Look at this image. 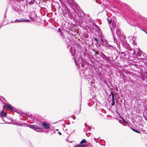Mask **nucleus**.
<instances>
[{
  "instance_id": "f257e3e1",
  "label": "nucleus",
  "mask_w": 147,
  "mask_h": 147,
  "mask_svg": "<svg viewBox=\"0 0 147 147\" xmlns=\"http://www.w3.org/2000/svg\"><path fill=\"white\" fill-rule=\"evenodd\" d=\"M81 46L78 43L76 44L75 46H71L70 48V51L72 56H73V59L74 62L76 66H81L82 69V72L84 74L86 69H88V66L90 65V64L85 60L84 58L86 57H88L89 54L86 52L82 53L81 51Z\"/></svg>"
},
{
  "instance_id": "f03ea898",
  "label": "nucleus",
  "mask_w": 147,
  "mask_h": 147,
  "mask_svg": "<svg viewBox=\"0 0 147 147\" xmlns=\"http://www.w3.org/2000/svg\"><path fill=\"white\" fill-rule=\"evenodd\" d=\"M107 20L109 25L113 36L114 38V31L116 26L117 20L115 17L113 16L110 19L107 18Z\"/></svg>"
},
{
  "instance_id": "7ed1b4c3",
  "label": "nucleus",
  "mask_w": 147,
  "mask_h": 147,
  "mask_svg": "<svg viewBox=\"0 0 147 147\" xmlns=\"http://www.w3.org/2000/svg\"><path fill=\"white\" fill-rule=\"evenodd\" d=\"M4 105L6 106L7 107V109L14 111L15 112L18 114H22L23 115L22 116H28L29 118L31 119L32 120L34 121V119H32L33 118V117H34V115H30V116L29 114H27L26 113H24L23 112V111L18 110V109H16L15 107L12 106L11 105H10V104H9L8 103L7 104H6L5 105Z\"/></svg>"
},
{
  "instance_id": "20e7f679",
  "label": "nucleus",
  "mask_w": 147,
  "mask_h": 147,
  "mask_svg": "<svg viewBox=\"0 0 147 147\" xmlns=\"http://www.w3.org/2000/svg\"><path fill=\"white\" fill-rule=\"evenodd\" d=\"M88 68L86 69V71H85L84 74H83L81 72L80 74H84L83 76V78L85 79H88V81L89 82H91L93 80H94V76L91 74V72H93V69L90 70V68L88 66ZM84 68H82L81 71L82 70V69H84Z\"/></svg>"
},
{
  "instance_id": "39448f33",
  "label": "nucleus",
  "mask_w": 147,
  "mask_h": 147,
  "mask_svg": "<svg viewBox=\"0 0 147 147\" xmlns=\"http://www.w3.org/2000/svg\"><path fill=\"white\" fill-rule=\"evenodd\" d=\"M118 39L119 40L120 43L121 42L123 47L127 50L130 51H132V49L130 47L129 44L127 43L126 40V36L123 35H121L119 36V37H118Z\"/></svg>"
},
{
  "instance_id": "423d86ee",
  "label": "nucleus",
  "mask_w": 147,
  "mask_h": 147,
  "mask_svg": "<svg viewBox=\"0 0 147 147\" xmlns=\"http://www.w3.org/2000/svg\"><path fill=\"white\" fill-rule=\"evenodd\" d=\"M98 55L102 59L110 64H111L113 61H114V60L113 59V57L112 56L107 57L103 53L101 52L99 53Z\"/></svg>"
},
{
  "instance_id": "0eeeda50",
  "label": "nucleus",
  "mask_w": 147,
  "mask_h": 147,
  "mask_svg": "<svg viewBox=\"0 0 147 147\" xmlns=\"http://www.w3.org/2000/svg\"><path fill=\"white\" fill-rule=\"evenodd\" d=\"M27 127H28L33 129L37 131L42 132L43 131V129L42 127H39L38 126L34 125H30L28 124H26Z\"/></svg>"
},
{
  "instance_id": "6e6552de",
  "label": "nucleus",
  "mask_w": 147,
  "mask_h": 147,
  "mask_svg": "<svg viewBox=\"0 0 147 147\" xmlns=\"http://www.w3.org/2000/svg\"><path fill=\"white\" fill-rule=\"evenodd\" d=\"M34 119V122H36V124L38 125L37 123L38 122L42 123L44 121V118L38 114H36L34 115V117L32 118Z\"/></svg>"
},
{
  "instance_id": "1a4fd4ad",
  "label": "nucleus",
  "mask_w": 147,
  "mask_h": 147,
  "mask_svg": "<svg viewBox=\"0 0 147 147\" xmlns=\"http://www.w3.org/2000/svg\"><path fill=\"white\" fill-rule=\"evenodd\" d=\"M64 27L67 29L70 30H73V28L76 26V24L73 23L72 21H70L69 22H67L64 24Z\"/></svg>"
},
{
  "instance_id": "9d476101",
  "label": "nucleus",
  "mask_w": 147,
  "mask_h": 147,
  "mask_svg": "<svg viewBox=\"0 0 147 147\" xmlns=\"http://www.w3.org/2000/svg\"><path fill=\"white\" fill-rule=\"evenodd\" d=\"M61 9L63 14L67 16L68 13L70 12L67 6L65 4L62 5Z\"/></svg>"
},
{
  "instance_id": "9b49d317",
  "label": "nucleus",
  "mask_w": 147,
  "mask_h": 147,
  "mask_svg": "<svg viewBox=\"0 0 147 147\" xmlns=\"http://www.w3.org/2000/svg\"><path fill=\"white\" fill-rule=\"evenodd\" d=\"M67 16H68L70 18V20L71 21L74 22L75 23L77 21L76 18V14L74 13H71L70 11L68 13Z\"/></svg>"
},
{
  "instance_id": "f8f14e48",
  "label": "nucleus",
  "mask_w": 147,
  "mask_h": 147,
  "mask_svg": "<svg viewBox=\"0 0 147 147\" xmlns=\"http://www.w3.org/2000/svg\"><path fill=\"white\" fill-rule=\"evenodd\" d=\"M37 123H38V125L42 127L45 129H48L50 127L49 124L47 122L44 121L42 123L38 122Z\"/></svg>"
},
{
  "instance_id": "ddd939ff",
  "label": "nucleus",
  "mask_w": 147,
  "mask_h": 147,
  "mask_svg": "<svg viewBox=\"0 0 147 147\" xmlns=\"http://www.w3.org/2000/svg\"><path fill=\"white\" fill-rule=\"evenodd\" d=\"M96 74L99 78H102L104 75L102 73V70L101 69H99L97 68H94Z\"/></svg>"
},
{
  "instance_id": "4468645a",
  "label": "nucleus",
  "mask_w": 147,
  "mask_h": 147,
  "mask_svg": "<svg viewBox=\"0 0 147 147\" xmlns=\"http://www.w3.org/2000/svg\"><path fill=\"white\" fill-rule=\"evenodd\" d=\"M100 44L107 49L114 48V49H115V48L113 45H109L108 42V41L106 39L103 42H102V43Z\"/></svg>"
},
{
  "instance_id": "2eb2a0df",
  "label": "nucleus",
  "mask_w": 147,
  "mask_h": 147,
  "mask_svg": "<svg viewBox=\"0 0 147 147\" xmlns=\"http://www.w3.org/2000/svg\"><path fill=\"white\" fill-rule=\"evenodd\" d=\"M98 35L100 38V44L102 43V42H104L105 39L103 37V35L102 34V31L100 29L97 32Z\"/></svg>"
},
{
  "instance_id": "dca6fc26",
  "label": "nucleus",
  "mask_w": 147,
  "mask_h": 147,
  "mask_svg": "<svg viewBox=\"0 0 147 147\" xmlns=\"http://www.w3.org/2000/svg\"><path fill=\"white\" fill-rule=\"evenodd\" d=\"M140 79L142 84H144V85H147V77L141 76Z\"/></svg>"
},
{
  "instance_id": "f3484780",
  "label": "nucleus",
  "mask_w": 147,
  "mask_h": 147,
  "mask_svg": "<svg viewBox=\"0 0 147 147\" xmlns=\"http://www.w3.org/2000/svg\"><path fill=\"white\" fill-rule=\"evenodd\" d=\"M73 30H71V31H69L67 33L68 35H69L72 38V37H76V36H77V33L73 31Z\"/></svg>"
},
{
  "instance_id": "a211bd4d",
  "label": "nucleus",
  "mask_w": 147,
  "mask_h": 147,
  "mask_svg": "<svg viewBox=\"0 0 147 147\" xmlns=\"http://www.w3.org/2000/svg\"><path fill=\"white\" fill-rule=\"evenodd\" d=\"M67 1L68 3L69 4L71 5H75L77 8L78 7H79L78 5L75 2L74 0H67Z\"/></svg>"
},
{
  "instance_id": "6ab92c4d",
  "label": "nucleus",
  "mask_w": 147,
  "mask_h": 147,
  "mask_svg": "<svg viewBox=\"0 0 147 147\" xmlns=\"http://www.w3.org/2000/svg\"><path fill=\"white\" fill-rule=\"evenodd\" d=\"M140 73L141 74V76L147 77V73L145 69L144 70H143V69H141L140 70Z\"/></svg>"
},
{
  "instance_id": "aec40b11",
  "label": "nucleus",
  "mask_w": 147,
  "mask_h": 147,
  "mask_svg": "<svg viewBox=\"0 0 147 147\" xmlns=\"http://www.w3.org/2000/svg\"><path fill=\"white\" fill-rule=\"evenodd\" d=\"M132 54L134 56H140L142 54V51L140 50V49L139 48L137 53H136L135 52L134 50L133 53Z\"/></svg>"
},
{
  "instance_id": "412c9836",
  "label": "nucleus",
  "mask_w": 147,
  "mask_h": 147,
  "mask_svg": "<svg viewBox=\"0 0 147 147\" xmlns=\"http://www.w3.org/2000/svg\"><path fill=\"white\" fill-rule=\"evenodd\" d=\"M102 78H100V79L105 84H106L107 85H108L107 79L109 80V78H106L104 76H103V77Z\"/></svg>"
},
{
  "instance_id": "4be33fe9",
  "label": "nucleus",
  "mask_w": 147,
  "mask_h": 147,
  "mask_svg": "<svg viewBox=\"0 0 147 147\" xmlns=\"http://www.w3.org/2000/svg\"><path fill=\"white\" fill-rule=\"evenodd\" d=\"M111 105L112 106H115V102L116 101V99L115 98V97L113 96L112 97V99H111Z\"/></svg>"
},
{
  "instance_id": "5701e85b",
  "label": "nucleus",
  "mask_w": 147,
  "mask_h": 147,
  "mask_svg": "<svg viewBox=\"0 0 147 147\" xmlns=\"http://www.w3.org/2000/svg\"><path fill=\"white\" fill-rule=\"evenodd\" d=\"M86 142L87 141L85 139H83L80 142L79 144L83 145V146H84V147H88L87 145L85 144Z\"/></svg>"
},
{
  "instance_id": "b1692460",
  "label": "nucleus",
  "mask_w": 147,
  "mask_h": 147,
  "mask_svg": "<svg viewBox=\"0 0 147 147\" xmlns=\"http://www.w3.org/2000/svg\"><path fill=\"white\" fill-rule=\"evenodd\" d=\"M94 104V102L92 101V99H90L88 100V105L89 107H91Z\"/></svg>"
},
{
  "instance_id": "393cba45",
  "label": "nucleus",
  "mask_w": 147,
  "mask_h": 147,
  "mask_svg": "<svg viewBox=\"0 0 147 147\" xmlns=\"http://www.w3.org/2000/svg\"><path fill=\"white\" fill-rule=\"evenodd\" d=\"M140 20L142 21L141 23L142 24L146 23L147 24V18H140Z\"/></svg>"
},
{
  "instance_id": "a878e982",
  "label": "nucleus",
  "mask_w": 147,
  "mask_h": 147,
  "mask_svg": "<svg viewBox=\"0 0 147 147\" xmlns=\"http://www.w3.org/2000/svg\"><path fill=\"white\" fill-rule=\"evenodd\" d=\"M116 33L118 37H119V36L122 35L121 33V31L120 30L117 28V29L116 30Z\"/></svg>"
},
{
  "instance_id": "bb28decb",
  "label": "nucleus",
  "mask_w": 147,
  "mask_h": 147,
  "mask_svg": "<svg viewBox=\"0 0 147 147\" xmlns=\"http://www.w3.org/2000/svg\"><path fill=\"white\" fill-rule=\"evenodd\" d=\"M133 131L135 132L136 133L140 134L141 133L140 131H139L137 130L136 129H135L134 127H129Z\"/></svg>"
},
{
  "instance_id": "cd10ccee",
  "label": "nucleus",
  "mask_w": 147,
  "mask_h": 147,
  "mask_svg": "<svg viewBox=\"0 0 147 147\" xmlns=\"http://www.w3.org/2000/svg\"><path fill=\"white\" fill-rule=\"evenodd\" d=\"M90 23H91L96 28H97L99 30L100 29V28L95 23H93V22L91 23V22H92V20L90 19Z\"/></svg>"
},
{
  "instance_id": "c85d7f7f",
  "label": "nucleus",
  "mask_w": 147,
  "mask_h": 147,
  "mask_svg": "<svg viewBox=\"0 0 147 147\" xmlns=\"http://www.w3.org/2000/svg\"><path fill=\"white\" fill-rule=\"evenodd\" d=\"M35 0H27L26 1L29 5H31L34 4Z\"/></svg>"
},
{
  "instance_id": "c756f323",
  "label": "nucleus",
  "mask_w": 147,
  "mask_h": 147,
  "mask_svg": "<svg viewBox=\"0 0 147 147\" xmlns=\"http://www.w3.org/2000/svg\"><path fill=\"white\" fill-rule=\"evenodd\" d=\"M11 22L13 23V22L19 23L20 22H23V19L22 18L20 19H16L13 22H12V21H11Z\"/></svg>"
},
{
  "instance_id": "7c9ffc66",
  "label": "nucleus",
  "mask_w": 147,
  "mask_h": 147,
  "mask_svg": "<svg viewBox=\"0 0 147 147\" xmlns=\"http://www.w3.org/2000/svg\"><path fill=\"white\" fill-rule=\"evenodd\" d=\"M113 38L114 40V42L115 43H116L117 45V46L119 48H120V45L118 44V42L117 41V39H115V36H114V38L113 37Z\"/></svg>"
},
{
  "instance_id": "2f4dec72",
  "label": "nucleus",
  "mask_w": 147,
  "mask_h": 147,
  "mask_svg": "<svg viewBox=\"0 0 147 147\" xmlns=\"http://www.w3.org/2000/svg\"><path fill=\"white\" fill-rule=\"evenodd\" d=\"M7 1L8 4L12 5H13L14 2V0H7Z\"/></svg>"
},
{
  "instance_id": "473e14b6",
  "label": "nucleus",
  "mask_w": 147,
  "mask_h": 147,
  "mask_svg": "<svg viewBox=\"0 0 147 147\" xmlns=\"http://www.w3.org/2000/svg\"><path fill=\"white\" fill-rule=\"evenodd\" d=\"M3 111V110H2L0 112V115L3 117H5L7 116V115L5 113H3L2 112Z\"/></svg>"
},
{
  "instance_id": "72a5a7b5",
  "label": "nucleus",
  "mask_w": 147,
  "mask_h": 147,
  "mask_svg": "<svg viewBox=\"0 0 147 147\" xmlns=\"http://www.w3.org/2000/svg\"><path fill=\"white\" fill-rule=\"evenodd\" d=\"M136 39V38L134 36H133L132 37V40L133 41L132 43L133 45H136L137 43L135 42V40Z\"/></svg>"
},
{
  "instance_id": "f704fd0d",
  "label": "nucleus",
  "mask_w": 147,
  "mask_h": 147,
  "mask_svg": "<svg viewBox=\"0 0 147 147\" xmlns=\"http://www.w3.org/2000/svg\"><path fill=\"white\" fill-rule=\"evenodd\" d=\"M128 23L132 26H136V24H135L134 22H131L130 21H129V22H128Z\"/></svg>"
},
{
  "instance_id": "c9c22d12",
  "label": "nucleus",
  "mask_w": 147,
  "mask_h": 147,
  "mask_svg": "<svg viewBox=\"0 0 147 147\" xmlns=\"http://www.w3.org/2000/svg\"><path fill=\"white\" fill-rule=\"evenodd\" d=\"M73 147H84V146H83V145L78 144L75 145Z\"/></svg>"
},
{
  "instance_id": "e433bc0d",
  "label": "nucleus",
  "mask_w": 147,
  "mask_h": 147,
  "mask_svg": "<svg viewBox=\"0 0 147 147\" xmlns=\"http://www.w3.org/2000/svg\"><path fill=\"white\" fill-rule=\"evenodd\" d=\"M7 8L6 9V10H5V14H4V19H3V22H5V20H4V19H6L5 18L7 17L6 13H7Z\"/></svg>"
},
{
  "instance_id": "4c0bfd02",
  "label": "nucleus",
  "mask_w": 147,
  "mask_h": 147,
  "mask_svg": "<svg viewBox=\"0 0 147 147\" xmlns=\"http://www.w3.org/2000/svg\"><path fill=\"white\" fill-rule=\"evenodd\" d=\"M26 124H27L26 123H19V124L18 125V126H25V127H27Z\"/></svg>"
},
{
  "instance_id": "58836bf2",
  "label": "nucleus",
  "mask_w": 147,
  "mask_h": 147,
  "mask_svg": "<svg viewBox=\"0 0 147 147\" xmlns=\"http://www.w3.org/2000/svg\"><path fill=\"white\" fill-rule=\"evenodd\" d=\"M58 32H59L60 33V34H61V35L62 36V33L61 32V29L59 28H58V31H57Z\"/></svg>"
},
{
  "instance_id": "ea45409f",
  "label": "nucleus",
  "mask_w": 147,
  "mask_h": 147,
  "mask_svg": "<svg viewBox=\"0 0 147 147\" xmlns=\"http://www.w3.org/2000/svg\"><path fill=\"white\" fill-rule=\"evenodd\" d=\"M118 114L119 115L120 118V119H121L123 121H125V119L123 117L121 116V115H120V114L118 113Z\"/></svg>"
},
{
  "instance_id": "a19ab883",
  "label": "nucleus",
  "mask_w": 147,
  "mask_h": 147,
  "mask_svg": "<svg viewBox=\"0 0 147 147\" xmlns=\"http://www.w3.org/2000/svg\"><path fill=\"white\" fill-rule=\"evenodd\" d=\"M94 40L96 41V43H99V42H100V41L96 37H94Z\"/></svg>"
},
{
  "instance_id": "79ce46f5",
  "label": "nucleus",
  "mask_w": 147,
  "mask_h": 147,
  "mask_svg": "<svg viewBox=\"0 0 147 147\" xmlns=\"http://www.w3.org/2000/svg\"><path fill=\"white\" fill-rule=\"evenodd\" d=\"M143 115L145 120L147 121V114H145L144 113H143Z\"/></svg>"
},
{
  "instance_id": "37998d69",
  "label": "nucleus",
  "mask_w": 147,
  "mask_h": 147,
  "mask_svg": "<svg viewBox=\"0 0 147 147\" xmlns=\"http://www.w3.org/2000/svg\"><path fill=\"white\" fill-rule=\"evenodd\" d=\"M115 92L113 91L112 90H111L110 92V94L111 95L112 97L113 96L115 97L114 93Z\"/></svg>"
},
{
  "instance_id": "c03bdc74",
  "label": "nucleus",
  "mask_w": 147,
  "mask_h": 147,
  "mask_svg": "<svg viewBox=\"0 0 147 147\" xmlns=\"http://www.w3.org/2000/svg\"><path fill=\"white\" fill-rule=\"evenodd\" d=\"M31 22V20L29 19H23V22Z\"/></svg>"
},
{
  "instance_id": "a18cd8bd",
  "label": "nucleus",
  "mask_w": 147,
  "mask_h": 147,
  "mask_svg": "<svg viewBox=\"0 0 147 147\" xmlns=\"http://www.w3.org/2000/svg\"><path fill=\"white\" fill-rule=\"evenodd\" d=\"M107 101H108L109 105H110L111 104V100L107 98Z\"/></svg>"
},
{
  "instance_id": "49530a36",
  "label": "nucleus",
  "mask_w": 147,
  "mask_h": 147,
  "mask_svg": "<svg viewBox=\"0 0 147 147\" xmlns=\"http://www.w3.org/2000/svg\"><path fill=\"white\" fill-rule=\"evenodd\" d=\"M96 105L97 106H98V105H99L100 104V103L99 102V101H98L97 99H96Z\"/></svg>"
},
{
  "instance_id": "de8ad7c7",
  "label": "nucleus",
  "mask_w": 147,
  "mask_h": 147,
  "mask_svg": "<svg viewBox=\"0 0 147 147\" xmlns=\"http://www.w3.org/2000/svg\"><path fill=\"white\" fill-rule=\"evenodd\" d=\"M83 36H84V38H88V37H89V36H88V34H84L83 35Z\"/></svg>"
},
{
  "instance_id": "09e8293b",
  "label": "nucleus",
  "mask_w": 147,
  "mask_h": 147,
  "mask_svg": "<svg viewBox=\"0 0 147 147\" xmlns=\"http://www.w3.org/2000/svg\"><path fill=\"white\" fill-rule=\"evenodd\" d=\"M105 94H107V95H108L109 96L108 97V99H111V94H109V95H108V94L107 93V91H105Z\"/></svg>"
},
{
  "instance_id": "8fccbe9b",
  "label": "nucleus",
  "mask_w": 147,
  "mask_h": 147,
  "mask_svg": "<svg viewBox=\"0 0 147 147\" xmlns=\"http://www.w3.org/2000/svg\"><path fill=\"white\" fill-rule=\"evenodd\" d=\"M12 124L14 125H17L18 126V125L19 124V123L17 122H13L12 123Z\"/></svg>"
},
{
  "instance_id": "3c124183",
  "label": "nucleus",
  "mask_w": 147,
  "mask_h": 147,
  "mask_svg": "<svg viewBox=\"0 0 147 147\" xmlns=\"http://www.w3.org/2000/svg\"><path fill=\"white\" fill-rule=\"evenodd\" d=\"M19 10V8H18V7H15L14 8V10L16 11V12H17L18 11V10Z\"/></svg>"
},
{
  "instance_id": "603ef678",
  "label": "nucleus",
  "mask_w": 147,
  "mask_h": 147,
  "mask_svg": "<svg viewBox=\"0 0 147 147\" xmlns=\"http://www.w3.org/2000/svg\"><path fill=\"white\" fill-rule=\"evenodd\" d=\"M140 28V29L142 30V31H143L146 34H147V31H146V30H145L144 29H143L142 28Z\"/></svg>"
},
{
  "instance_id": "864d4df0",
  "label": "nucleus",
  "mask_w": 147,
  "mask_h": 147,
  "mask_svg": "<svg viewBox=\"0 0 147 147\" xmlns=\"http://www.w3.org/2000/svg\"><path fill=\"white\" fill-rule=\"evenodd\" d=\"M71 117H72L73 119H76V117L74 115H73Z\"/></svg>"
},
{
  "instance_id": "5fc2aeb1",
  "label": "nucleus",
  "mask_w": 147,
  "mask_h": 147,
  "mask_svg": "<svg viewBox=\"0 0 147 147\" xmlns=\"http://www.w3.org/2000/svg\"><path fill=\"white\" fill-rule=\"evenodd\" d=\"M92 98L94 99H95V100H96V96H94V95L93 97H92Z\"/></svg>"
},
{
  "instance_id": "6e6d98bb",
  "label": "nucleus",
  "mask_w": 147,
  "mask_h": 147,
  "mask_svg": "<svg viewBox=\"0 0 147 147\" xmlns=\"http://www.w3.org/2000/svg\"><path fill=\"white\" fill-rule=\"evenodd\" d=\"M124 122L125 123H126V124H127L128 125V126L129 127V123L127 121H124Z\"/></svg>"
},
{
  "instance_id": "4d7b16f0",
  "label": "nucleus",
  "mask_w": 147,
  "mask_h": 147,
  "mask_svg": "<svg viewBox=\"0 0 147 147\" xmlns=\"http://www.w3.org/2000/svg\"><path fill=\"white\" fill-rule=\"evenodd\" d=\"M119 55H120L121 54H124V53L123 52H119Z\"/></svg>"
},
{
  "instance_id": "13d9d810",
  "label": "nucleus",
  "mask_w": 147,
  "mask_h": 147,
  "mask_svg": "<svg viewBox=\"0 0 147 147\" xmlns=\"http://www.w3.org/2000/svg\"><path fill=\"white\" fill-rule=\"evenodd\" d=\"M81 110V108L80 109V110L79 112H78V113L75 112V113L76 115H78L80 113V111Z\"/></svg>"
},
{
  "instance_id": "bf43d9fd",
  "label": "nucleus",
  "mask_w": 147,
  "mask_h": 147,
  "mask_svg": "<svg viewBox=\"0 0 147 147\" xmlns=\"http://www.w3.org/2000/svg\"><path fill=\"white\" fill-rule=\"evenodd\" d=\"M67 36V38L68 39L69 42L70 41V38L69 37H68Z\"/></svg>"
},
{
  "instance_id": "052dcab7",
  "label": "nucleus",
  "mask_w": 147,
  "mask_h": 147,
  "mask_svg": "<svg viewBox=\"0 0 147 147\" xmlns=\"http://www.w3.org/2000/svg\"><path fill=\"white\" fill-rule=\"evenodd\" d=\"M17 13L19 15H20V11L19 10H18V11L17 12Z\"/></svg>"
},
{
  "instance_id": "680f3d73",
  "label": "nucleus",
  "mask_w": 147,
  "mask_h": 147,
  "mask_svg": "<svg viewBox=\"0 0 147 147\" xmlns=\"http://www.w3.org/2000/svg\"><path fill=\"white\" fill-rule=\"evenodd\" d=\"M87 127H88V128L90 129H91L92 128L89 125H88V126Z\"/></svg>"
},
{
  "instance_id": "e2e57ef3",
  "label": "nucleus",
  "mask_w": 147,
  "mask_h": 147,
  "mask_svg": "<svg viewBox=\"0 0 147 147\" xmlns=\"http://www.w3.org/2000/svg\"><path fill=\"white\" fill-rule=\"evenodd\" d=\"M144 113L145 114H147V111H144Z\"/></svg>"
},
{
  "instance_id": "0e129e2a",
  "label": "nucleus",
  "mask_w": 147,
  "mask_h": 147,
  "mask_svg": "<svg viewBox=\"0 0 147 147\" xmlns=\"http://www.w3.org/2000/svg\"><path fill=\"white\" fill-rule=\"evenodd\" d=\"M94 30L96 32H97L98 31V30L96 29V28H94Z\"/></svg>"
},
{
  "instance_id": "69168bd1",
  "label": "nucleus",
  "mask_w": 147,
  "mask_h": 147,
  "mask_svg": "<svg viewBox=\"0 0 147 147\" xmlns=\"http://www.w3.org/2000/svg\"><path fill=\"white\" fill-rule=\"evenodd\" d=\"M88 126V125L86 123H85L84 124V126L85 127H86Z\"/></svg>"
},
{
  "instance_id": "338daca9",
  "label": "nucleus",
  "mask_w": 147,
  "mask_h": 147,
  "mask_svg": "<svg viewBox=\"0 0 147 147\" xmlns=\"http://www.w3.org/2000/svg\"><path fill=\"white\" fill-rule=\"evenodd\" d=\"M82 13L83 14V15L85 16L86 14L84 13V12L83 11H82Z\"/></svg>"
},
{
  "instance_id": "774afa93",
  "label": "nucleus",
  "mask_w": 147,
  "mask_h": 147,
  "mask_svg": "<svg viewBox=\"0 0 147 147\" xmlns=\"http://www.w3.org/2000/svg\"><path fill=\"white\" fill-rule=\"evenodd\" d=\"M145 108V110L144 111H147V106L145 108Z\"/></svg>"
}]
</instances>
